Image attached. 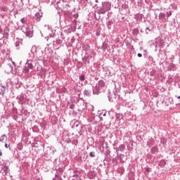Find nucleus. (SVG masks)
I'll use <instances>...</instances> for the list:
<instances>
[{"label":"nucleus","instance_id":"nucleus-1","mask_svg":"<svg viewBox=\"0 0 180 180\" xmlns=\"http://www.w3.org/2000/svg\"><path fill=\"white\" fill-rule=\"evenodd\" d=\"M77 110L79 112H81L84 116H88V115H89V112H94V105L88 104L85 102H82L79 105Z\"/></svg>","mask_w":180,"mask_h":180},{"label":"nucleus","instance_id":"nucleus-2","mask_svg":"<svg viewBox=\"0 0 180 180\" xmlns=\"http://www.w3.org/2000/svg\"><path fill=\"white\" fill-rule=\"evenodd\" d=\"M94 95H99L102 92H105L106 84L103 80H99L94 87H91Z\"/></svg>","mask_w":180,"mask_h":180},{"label":"nucleus","instance_id":"nucleus-3","mask_svg":"<svg viewBox=\"0 0 180 180\" xmlns=\"http://www.w3.org/2000/svg\"><path fill=\"white\" fill-rule=\"evenodd\" d=\"M110 8H112V4L109 1H103L100 6L97 7L96 13L98 15H105L106 12L110 11Z\"/></svg>","mask_w":180,"mask_h":180},{"label":"nucleus","instance_id":"nucleus-4","mask_svg":"<svg viewBox=\"0 0 180 180\" xmlns=\"http://www.w3.org/2000/svg\"><path fill=\"white\" fill-rule=\"evenodd\" d=\"M6 70L7 71V72H11V74H15V75H19V72H18V68H16V65L15 64V62L8 63L6 66Z\"/></svg>","mask_w":180,"mask_h":180},{"label":"nucleus","instance_id":"nucleus-5","mask_svg":"<svg viewBox=\"0 0 180 180\" xmlns=\"http://www.w3.org/2000/svg\"><path fill=\"white\" fill-rule=\"evenodd\" d=\"M22 32L29 39L33 37V27L31 25L24 26L21 28Z\"/></svg>","mask_w":180,"mask_h":180},{"label":"nucleus","instance_id":"nucleus-6","mask_svg":"<svg viewBox=\"0 0 180 180\" xmlns=\"http://www.w3.org/2000/svg\"><path fill=\"white\" fill-rule=\"evenodd\" d=\"M34 68L33 65V60L32 59H29L27 60L25 66L22 68V72L24 74H29V72Z\"/></svg>","mask_w":180,"mask_h":180},{"label":"nucleus","instance_id":"nucleus-7","mask_svg":"<svg viewBox=\"0 0 180 180\" xmlns=\"http://www.w3.org/2000/svg\"><path fill=\"white\" fill-rule=\"evenodd\" d=\"M155 46L156 51L158 50L157 49L161 50L165 46V42L164 41V39L161 38V37H158L155 39Z\"/></svg>","mask_w":180,"mask_h":180},{"label":"nucleus","instance_id":"nucleus-8","mask_svg":"<svg viewBox=\"0 0 180 180\" xmlns=\"http://www.w3.org/2000/svg\"><path fill=\"white\" fill-rule=\"evenodd\" d=\"M1 172L4 176H6L8 174H11V169L8 165V162H4L1 165Z\"/></svg>","mask_w":180,"mask_h":180},{"label":"nucleus","instance_id":"nucleus-9","mask_svg":"<svg viewBox=\"0 0 180 180\" xmlns=\"http://www.w3.org/2000/svg\"><path fill=\"white\" fill-rule=\"evenodd\" d=\"M18 100V103L21 105L22 108H23V104L26 103V101L27 99V96L25 93H21L19 96L16 97Z\"/></svg>","mask_w":180,"mask_h":180},{"label":"nucleus","instance_id":"nucleus-10","mask_svg":"<svg viewBox=\"0 0 180 180\" xmlns=\"http://www.w3.org/2000/svg\"><path fill=\"white\" fill-rule=\"evenodd\" d=\"M117 96V89H115L112 94H110V91H109L108 95V101L109 102H115V101H116V98Z\"/></svg>","mask_w":180,"mask_h":180},{"label":"nucleus","instance_id":"nucleus-11","mask_svg":"<svg viewBox=\"0 0 180 180\" xmlns=\"http://www.w3.org/2000/svg\"><path fill=\"white\" fill-rule=\"evenodd\" d=\"M63 172H64V168L58 167L56 169L55 177L53 178V180H60V178H61V175H63Z\"/></svg>","mask_w":180,"mask_h":180},{"label":"nucleus","instance_id":"nucleus-12","mask_svg":"<svg viewBox=\"0 0 180 180\" xmlns=\"http://www.w3.org/2000/svg\"><path fill=\"white\" fill-rule=\"evenodd\" d=\"M72 128L75 129L77 130V131H78L79 134H81V133H82V131L84 130V127L78 122H75L72 125Z\"/></svg>","mask_w":180,"mask_h":180},{"label":"nucleus","instance_id":"nucleus-13","mask_svg":"<svg viewBox=\"0 0 180 180\" xmlns=\"http://www.w3.org/2000/svg\"><path fill=\"white\" fill-rule=\"evenodd\" d=\"M63 42L61 39H57L56 41H53L54 50H59V49H61V47H63Z\"/></svg>","mask_w":180,"mask_h":180},{"label":"nucleus","instance_id":"nucleus-14","mask_svg":"<svg viewBox=\"0 0 180 180\" xmlns=\"http://www.w3.org/2000/svg\"><path fill=\"white\" fill-rule=\"evenodd\" d=\"M173 102L174 100L172 99V98L166 97L163 101V103L165 105V106H169Z\"/></svg>","mask_w":180,"mask_h":180},{"label":"nucleus","instance_id":"nucleus-15","mask_svg":"<svg viewBox=\"0 0 180 180\" xmlns=\"http://www.w3.org/2000/svg\"><path fill=\"white\" fill-rule=\"evenodd\" d=\"M91 119H92L94 123H99V122H102L103 120V118L101 117L98 115H93L91 117Z\"/></svg>","mask_w":180,"mask_h":180},{"label":"nucleus","instance_id":"nucleus-16","mask_svg":"<svg viewBox=\"0 0 180 180\" xmlns=\"http://www.w3.org/2000/svg\"><path fill=\"white\" fill-rule=\"evenodd\" d=\"M159 20H168V18H167V15L165 13L160 12L159 13Z\"/></svg>","mask_w":180,"mask_h":180},{"label":"nucleus","instance_id":"nucleus-17","mask_svg":"<svg viewBox=\"0 0 180 180\" xmlns=\"http://www.w3.org/2000/svg\"><path fill=\"white\" fill-rule=\"evenodd\" d=\"M108 113V111H106V110H99L97 112V115L101 117V116H103V117H105V116H106V114Z\"/></svg>","mask_w":180,"mask_h":180},{"label":"nucleus","instance_id":"nucleus-18","mask_svg":"<svg viewBox=\"0 0 180 180\" xmlns=\"http://www.w3.org/2000/svg\"><path fill=\"white\" fill-rule=\"evenodd\" d=\"M42 17H43V13L37 12V13H35V20L37 22H39V20H41Z\"/></svg>","mask_w":180,"mask_h":180},{"label":"nucleus","instance_id":"nucleus-19","mask_svg":"<svg viewBox=\"0 0 180 180\" xmlns=\"http://www.w3.org/2000/svg\"><path fill=\"white\" fill-rule=\"evenodd\" d=\"M167 70L168 71H176V65L174 63H169Z\"/></svg>","mask_w":180,"mask_h":180},{"label":"nucleus","instance_id":"nucleus-20","mask_svg":"<svg viewBox=\"0 0 180 180\" xmlns=\"http://www.w3.org/2000/svg\"><path fill=\"white\" fill-rule=\"evenodd\" d=\"M79 175H81V171H78V169H75L73 171L72 178H77V179H78Z\"/></svg>","mask_w":180,"mask_h":180},{"label":"nucleus","instance_id":"nucleus-21","mask_svg":"<svg viewBox=\"0 0 180 180\" xmlns=\"http://www.w3.org/2000/svg\"><path fill=\"white\" fill-rule=\"evenodd\" d=\"M87 176L89 178V179H94L95 176H96V173H95L94 171H90L88 172Z\"/></svg>","mask_w":180,"mask_h":180},{"label":"nucleus","instance_id":"nucleus-22","mask_svg":"<svg viewBox=\"0 0 180 180\" xmlns=\"http://www.w3.org/2000/svg\"><path fill=\"white\" fill-rule=\"evenodd\" d=\"M126 150V145L121 144L118 148H116V151H121V153H123Z\"/></svg>","mask_w":180,"mask_h":180},{"label":"nucleus","instance_id":"nucleus-23","mask_svg":"<svg viewBox=\"0 0 180 180\" xmlns=\"http://www.w3.org/2000/svg\"><path fill=\"white\" fill-rule=\"evenodd\" d=\"M6 91V86L0 84V95H2V96H4V95H5V91Z\"/></svg>","mask_w":180,"mask_h":180},{"label":"nucleus","instance_id":"nucleus-24","mask_svg":"<svg viewBox=\"0 0 180 180\" xmlns=\"http://www.w3.org/2000/svg\"><path fill=\"white\" fill-rule=\"evenodd\" d=\"M36 51H37V47L36 46V45H34L31 49V53H32L31 58H34V53H36Z\"/></svg>","mask_w":180,"mask_h":180},{"label":"nucleus","instance_id":"nucleus-25","mask_svg":"<svg viewBox=\"0 0 180 180\" xmlns=\"http://www.w3.org/2000/svg\"><path fill=\"white\" fill-rule=\"evenodd\" d=\"M115 119L116 120H123V114L122 113H115Z\"/></svg>","mask_w":180,"mask_h":180},{"label":"nucleus","instance_id":"nucleus-26","mask_svg":"<svg viewBox=\"0 0 180 180\" xmlns=\"http://www.w3.org/2000/svg\"><path fill=\"white\" fill-rule=\"evenodd\" d=\"M150 153H151V154H157L158 153V147L153 146L150 148Z\"/></svg>","mask_w":180,"mask_h":180},{"label":"nucleus","instance_id":"nucleus-27","mask_svg":"<svg viewBox=\"0 0 180 180\" xmlns=\"http://www.w3.org/2000/svg\"><path fill=\"white\" fill-rule=\"evenodd\" d=\"M113 25H114V22H113V20H112L107 22L106 25L108 30H110V29H112V26H113Z\"/></svg>","mask_w":180,"mask_h":180},{"label":"nucleus","instance_id":"nucleus-28","mask_svg":"<svg viewBox=\"0 0 180 180\" xmlns=\"http://www.w3.org/2000/svg\"><path fill=\"white\" fill-rule=\"evenodd\" d=\"M22 41H17L15 44L17 50H20V46H22Z\"/></svg>","mask_w":180,"mask_h":180},{"label":"nucleus","instance_id":"nucleus-29","mask_svg":"<svg viewBox=\"0 0 180 180\" xmlns=\"http://www.w3.org/2000/svg\"><path fill=\"white\" fill-rule=\"evenodd\" d=\"M146 146H148V147H153V146H154V140L149 139L147 141Z\"/></svg>","mask_w":180,"mask_h":180},{"label":"nucleus","instance_id":"nucleus-30","mask_svg":"<svg viewBox=\"0 0 180 180\" xmlns=\"http://www.w3.org/2000/svg\"><path fill=\"white\" fill-rule=\"evenodd\" d=\"M158 165L160 167V168H164V167L167 165V162H165V160H160Z\"/></svg>","mask_w":180,"mask_h":180},{"label":"nucleus","instance_id":"nucleus-31","mask_svg":"<svg viewBox=\"0 0 180 180\" xmlns=\"http://www.w3.org/2000/svg\"><path fill=\"white\" fill-rule=\"evenodd\" d=\"M108 47H109L108 44L104 42V43H103V45L101 46V49L105 52V51H106Z\"/></svg>","mask_w":180,"mask_h":180},{"label":"nucleus","instance_id":"nucleus-32","mask_svg":"<svg viewBox=\"0 0 180 180\" xmlns=\"http://www.w3.org/2000/svg\"><path fill=\"white\" fill-rule=\"evenodd\" d=\"M92 93V91L90 89H85L84 91V95H86V96H89Z\"/></svg>","mask_w":180,"mask_h":180},{"label":"nucleus","instance_id":"nucleus-33","mask_svg":"<svg viewBox=\"0 0 180 180\" xmlns=\"http://www.w3.org/2000/svg\"><path fill=\"white\" fill-rule=\"evenodd\" d=\"M8 140V136H6V134H4L0 137V142L1 143H4V141L5 140Z\"/></svg>","mask_w":180,"mask_h":180},{"label":"nucleus","instance_id":"nucleus-34","mask_svg":"<svg viewBox=\"0 0 180 180\" xmlns=\"http://www.w3.org/2000/svg\"><path fill=\"white\" fill-rule=\"evenodd\" d=\"M166 18H167V20L169 19V18H170V16H172V11H169L166 12Z\"/></svg>","mask_w":180,"mask_h":180},{"label":"nucleus","instance_id":"nucleus-35","mask_svg":"<svg viewBox=\"0 0 180 180\" xmlns=\"http://www.w3.org/2000/svg\"><path fill=\"white\" fill-rule=\"evenodd\" d=\"M149 75L150 77H154L155 75V70H154V69L150 70V71L149 72Z\"/></svg>","mask_w":180,"mask_h":180},{"label":"nucleus","instance_id":"nucleus-36","mask_svg":"<svg viewBox=\"0 0 180 180\" xmlns=\"http://www.w3.org/2000/svg\"><path fill=\"white\" fill-rule=\"evenodd\" d=\"M71 143L75 146V147H77V145L78 144V139H73Z\"/></svg>","mask_w":180,"mask_h":180},{"label":"nucleus","instance_id":"nucleus-37","mask_svg":"<svg viewBox=\"0 0 180 180\" xmlns=\"http://www.w3.org/2000/svg\"><path fill=\"white\" fill-rule=\"evenodd\" d=\"M79 79H80V81H82V82H84V81H85V75H81L79 77Z\"/></svg>","mask_w":180,"mask_h":180},{"label":"nucleus","instance_id":"nucleus-38","mask_svg":"<svg viewBox=\"0 0 180 180\" xmlns=\"http://www.w3.org/2000/svg\"><path fill=\"white\" fill-rule=\"evenodd\" d=\"M63 140L65 143H67V144H69V143H72V141L70 138L65 139V138L63 137Z\"/></svg>","mask_w":180,"mask_h":180},{"label":"nucleus","instance_id":"nucleus-39","mask_svg":"<svg viewBox=\"0 0 180 180\" xmlns=\"http://www.w3.org/2000/svg\"><path fill=\"white\" fill-rule=\"evenodd\" d=\"M145 32H146V34H149L150 32H151V29H150V27H146L145 29Z\"/></svg>","mask_w":180,"mask_h":180},{"label":"nucleus","instance_id":"nucleus-40","mask_svg":"<svg viewBox=\"0 0 180 180\" xmlns=\"http://www.w3.org/2000/svg\"><path fill=\"white\" fill-rule=\"evenodd\" d=\"M160 143H161L162 144H167V139H165V138H162V139H160Z\"/></svg>","mask_w":180,"mask_h":180},{"label":"nucleus","instance_id":"nucleus-41","mask_svg":"<svg viewBox=\"0 0 180 180\" xmlns=\"http://www.w3.org/2000/svg\"><path fill=\"white\" fill-rule=\"evenodd\" d=\"M27 20V18L24 17V18H21L20 22H21V23L25 25L26 23Z\"/></svg>","mask_w":180,"mask_h":180},{"label":"nucleus","instance_id":"nucleus-42","mask_svg":"<svg viewBox=\"0 0 180 180\" xmlns=\"http://www.w3.org/2000/svg\"><path fill=\"white\" fill-rule=\"evenodd\" d=\"M148 60H149V61H151L153 63V64H155V60H154V58H153V56H150L148 57Z\"/></svg>","mask_w":180,"mask_h":180},{"label":"nucleus","instance_id":"nucleus-43","mask_svg":"<svg viewBox=\"0 0 180 180\" xmlns=\"http://www.w3.org/2000/svg\"><path fill=\"white\" fill-rule=\"evenodd\" d=\"M5 148H9L11 150V143H6L4 145Z\"/></svg>","mask_w":180,"mask_h":180},{"label":"nucleus","instance_id":"nucleus-44","mask_svg":"<svg viewBox=\"0 0 180 180\" xmlns=\"http://www.w3.org/2000/svg\"><path fill=\"white\" fill-rule=\"evenodd\" d=\"M124 157V155L120 154L118 156V158L120 159V161H123V158Z\"/></svg>","mask_w":180,"mask_h":180},{"label":"nucleus","instance_id":"nucleus-45","mask_svg":"<svg viewBox=\"0 0 180 180\" xmlns=\"http://www.w3.org/2000/svg\"><path fill=\"white\" fill-rule=\"evenodd\" d=\"M89 157H91V158H95V152L94 151L90 152Z\"/></svg>","mask_w":180,"mask_h":180},{"label":"nucleus","instance_id":"nucleus-46","mask_svg":"<svg viewBox=\"0 0 180 180\" xmlns=\"http://www.w3.org/2000/svg\"><path fill=\"white\" fill-rule=\"evenodd\" d=\"M171 6H172V9H177V8H178V6H176V4H171Z\"/></svg>","mask_w":180,"mask_h":180},{"label":"nucleus","instance_id":"nucleus-47","mask_svg":"<svg viewBox=\"0 0 180 180\" xmlns=\"http://www.w3.org/2000/svg\"><path fill=\"white\" fill-rule=\"evenodd\" d=\"M70 109H71L72 110V112H74V109L75 108V105L74 104H72L70 105Z\"/></svg>","mask_w":180,"mask_h":180},{"label":"nucleus","instance_id":"nucleus-48","mask_svg":"<svg viewBox=\"0 0 180 180\" xmlns=\"http://www.w3.org/2000/svg\"><path fill=\"white\" fill-rule=\"evenodd\" d=\"M38 60H39V61L44 62V56H39V57H38Z\"/></svg>","mask_w":180,"mask_h":180},{"label":"nucleus","instance_id":"nucleus-49","mask_svg":"<svg viewBox=\"0 0 180 180\" xmlns=\"http://www.w3.org/2000/svg\"><path fill=\"white\" fill-rule=\"evenodd\" d=\"M146 172H151V169L150 167H146Z\"/></svg>","mask_w":180,"mask_h":180},{"label":"nucleus","instance_id":"nucleus-50","mask_svg":"<svg viewBox=\"0 0 180 180\" xmlns=\"http://www.w3.org/2000/svg\"><path fill=\"white\" fill-rule=\"evenodd\" d=\"M137 56L139 57V58H141V57H143V54H141V53H138Z\"/></svg>","mask_w":180,"mask_h":180},{"label":"nucleus","instance_id":"nucleus-51","mask_svg":"<svg viewBox=\"0 0 180 180\" xmlns=\"http://www.w3.org/2000/svg\"><path fill=\"white\" fill-rule=\"evenodd\" d=\"M56 149H53L52 150V154H54L56 153Z\"/></svg>","mask_w":180,"mask_h":180},{"label":"nucleus","instance_id":"nucleus-52","mask_svg":"<svg viewBox=\"0 0 180 180\" xmlns=\"http://www.w3.org/2000/svg\"><path fill=\"white\" fill-rule=\"evenodd\" d=\"M49 36H50V37H54V34H49Z\"/></svg>","mask_w":180,"mask_h":180},{"label":"nucleus","instance_id":"nucleus-53","mask_svg":"<svg viewBox=\"0 0 180 180\" xmlns=\"http://www.w3.org/2000/svg\"><path fill=\"white\" fill-rule=\"evenodd\" d=\"M95 2L98 4V2H99V0H95Z\"/></svg>","mask_w":180,"mask_h":180},{"label":"nucleus","instance_id":"nucleus-54","mask_svg":"<svg viewBox=\"0 0 180 180\" xmlns=\"http://www.w3.org/2000/svg\"><path fill=\"white\" fill-rule=\"evenodd\" d=\"M141 33H144V31H143V30H141Z\"/></svg>","mask_w":180,"mask_h":180},{"label":"nucleus","instance_id":"nucleus-55","mask_svg":"<svg viewBox=\"0 0 180 180\" xmlns=\"http://www.w3.org/2000/svg\"><path fill=\"white\" fill-rule=\"evenodd\" d=\"M143 57H147V55L146 54H143Z\"/></svg>","mask_w":180,"mask_h":180},{"label":"nucleus","instance_id":"nucleus-56","mask_svg":"<svg viewBox=\"0 0 180 180\" xmlns=\"http://www.w3.org/2000/svg\"><path fill=\"white\" fill-rule=\"evenodd\" d=\"M34 147H37V146H36V143H34Z\"/></svg>","mask_w":180,"mask_h":180},{"label":"nucleus","instance_id":"nucleus-57","mask_svg":"<svg viewBox=\"0 0 180 180\" xmlns=\"http://www.w3.org/2000/svg\"><path fill=\"white\" fill-rule=\"evenodd\" d=\"M177 99H180V96H177Z\"/></svg>","mask_w":180,"mask_h":180},{"label":"nucleus","instance_id":"nucleus-58","mask_svg":"<svg viewBox=\"0 0 180 180\" xmlns=\"http://www.w3.org/2000/svg\"><path fill=\"white\" fill-rule=\"evenodd\" d=\"M85 1H86V2H88V0H84V2H85Z\"/></svg>","mask_w":180,"mask_h":180},{"label":"nucleus","instance_id":"nucleus-59","mask_svg":"<svg viewBox=\"0 0 180 180\" xmlns=\"http://www.w3.org/2000/svg\"><path fill=\"white\" fill-rule=\"evenodd\" d=\"M0 155H2V152L0 153Z\"/></svg>","mask_w":180,"mask_h":180},{"label":"nucleus","instance_id":"nucleus-60","mask_svg":"<svg viewBox=\"0 0 180 180\" xmlns=\"http://www.w3.org/2000/svg\"><path fill=\"white\" fill-rule=\"evenodd\" d=\"M6 36H9V34L7 33V34H6Z\"/></svg>","mask_w":180,"mask_h":180},{"label":"nucleus","instance_id":"nucleus-61","mask_svg":"<svg viewBox=\"0 0 180 180\" xmlns=\"http://www.w3.org/2000/svg\"><path fill=\"white\" fill-rule=\"evenodd\" d=\"M61 39H63L64 40L65 38L62 37Z\"/></svg>","mask_w":180,"mask_h":180},{"label":"nucleus","instance_id":"nucleus-62","mask_svg":"<svg viewBox=\"0 0 180 180\" xmlns=\"http://www.w3.org/2000/svg\"><path fill=\"white\" fill-rule=\"evenodd\" d=\"M144 52L146 53L147 51L146 50H144Z\"/></svg>","mask_w":180,"mask_h":180},{"label":"nucleus","instance_id":"nucleus-63","mask_svg":"<svg viewBox=\"0 0 180 180\" xmlns=\"http://www.w3.org/2000/svg\"><path fill=\"white\" fill-rule=\"evenodd\" d=\"M75 115H77V114H74L73 116H75Z\"/></svg>","mask_w":180,"mask_h":180},{"label":"nucleus","instance_id":"nucleus-64","mask_svg":"<svg viewBox=\"0 0 180 180\" xmlns=\"http://www.w3.org/2000/svg\"><path fill=\"white\" fill-rule=\"evenodd\" d=\"M21 2H23V0H21Z\"/></svg>","mask_w":180,"mask_h":180}]
</instances>
